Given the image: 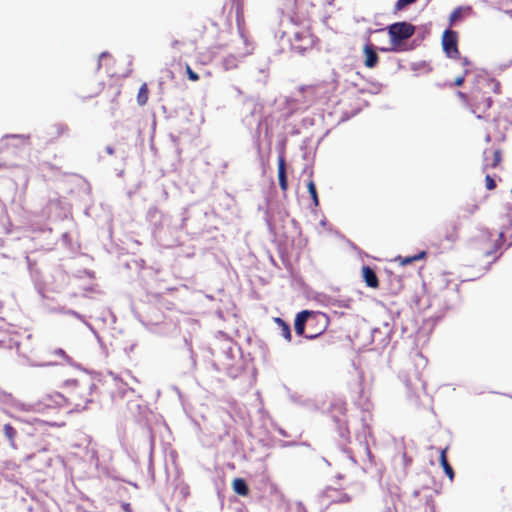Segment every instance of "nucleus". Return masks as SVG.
<instances>
[{
	"label": "nucleus",
	"mask_w": 512,
	"mask_h": 512,
	"mask_svg": "<svg viewBox=\"0 0 512 512\" xmlns=\"http://www.w3.org/2000/svg\"><path fill=\"white\" fill-rule=\"evenodd\" d=\"M96 388L93 378L83 372L64 381L62 389L68 402V411H81L93 401L92 395Z\"/></svg>",
	"instance_id": "obj_1"
},
{
	"label": "nucleus",
	"mask_w": 512,
	"mask_h": 512,
	"mask_svg": "<svg viewBox=\"0 0 512 512\" xmlns=\"http://www.w3.org/2000/svg\"><path fill=\"white\" fill-rule=\"evenodd\" d=\"M501 94V83L489 75L479 74L475 77L471 88V113L477 118L486 117L493 105L490 94Z\"/></svg>",
	"instance_id": "obj_2"
},
{
	"label": "nucleus",
	"mask_w": 512,
	"mask_h": 512,
	"mask_svg": "<svg viewBox=\"0 0 512 512\" xmlns=\"http://www.w3.org/2000/svg\"><path fill=\"white\" fill-rule=\"evenodd\" d=\"M306 323H308L309 325L312 323H321V328L319 329V331L307 336L308 338H315L316 336L320 335L325 331L328 320L324 314H315L307 310L301 311L296 315L294 323L295 332L297 335L304 334Z\"/></svg>",
	"instance_id": "obj_3"
},
{
	"label": "nucleus",
	"mask_w": 512,
	"mask_h": 512,
	"mask_svg": "<svg viewBox=\"0 0 512 512\" xmlns=\"http://www.w3.org/2000/svg\"><path fill=\"white\" fill-rule=\"evenodd\" d=\"M503 242V233H492L489 230H481L476 240L477 248L482 256H491L497 252Z\"/></svg>",
	"instance_id": "obj_4"
},
{
	"label": "nucleus",
	"mask_w": 512,
	"mask_h": 512,
	"mask_svg": "<svg viewBox=\"0 0 512 512\" xmlns=\"http://www.w3.org/2000/svg\"><path fill=\"white\" fill-rule=\"evenodd\" d=\"M318 43V38L313 34L310 27H304L296 31L290 39L291 49L299 54L311 51Z\"/></svg>",
	"instance_id": "obj_5"
},
{
	"label": "nucleus",
	"mask_w": 512,
	"mask_h": 512,
	"mask_svg": "<svg viewBox=\"0 0 512 512\" xmlns=\"http://www.w3.org/2000/svg\"><path fill=\"white\" fill-rule=\"evenodd\" d=\"M415 27L408 22H396L388 27L393 51H400L402 43L413 36Z\"/></svg>",
	"instance_id": "obj_6"
},
{
	"label": "nucleus",
	"mask_w": 512,
	"mask_h": 512,
	"mask_svg": "<svg viewBox=\"0 0 512 512\" xmlns=\"http://www.w3.org/2000/svg\"><path fill=\"white\" fill-rule=\"evenodd\" d=\"M38 411L65 408L68 410V402L64 390L42 395L36 403Z\"/></svg>",
	"instance_id": "obj_7"
},
{
	"label": "nucleus",
	"mask_w": 512,
	"mask_h": 512,
	"mask_svg": "<svg viewBox=\"0 0 512 512\" xmlns=\"http://www.w3.org/2000/svg\"><path fill=\"white\" fill-rule=\"evenodd\" d=\"M442 48L447 57L451 59L460 58L458 49V33L451 29H446L442 35Z\"/></svg>",
	"instance_id": "obj_8"
},
{
	"label": "nucleus",
	"mask_w": 512,
	"mask_h": 512,
	"mask_svg": "<svg viewBox=\"0 0 512 512\" xmlns=\"http://www.w3.org/2000/svg\"><path fill=\"white\" fill-rule=\"evenodd\" d=\"M361 274L363 281L365 282L366 286L372 289H378L380 286L379 279L376 275V272L373 268L370 266L364 265L361 268Z\"/></svg>",
	"instance_id": "obj_9"
},
{
	"label": "nucleus",
	"mask_w": 512,
	"mask_h": 512,
	"mask_svg": "<svg viewBox=\"0 0 512 512\" xmlns=\"http://www.w3.org/2000/svg\"><path fill=\"white\" fill-rule=\"evenodd\" d=\"M363 53L365 55L364 65L372 69L377 66L379 62V56L371 43H367L363 47Z\"/></svg>",
	"instance_id": "obj_10"
},
{
	"label": "nucleus",
	"mask_w": 512,
	"mask_h": 512,
	"mask_svg": "<svg viewBox=\"0 0 512 512\" xmlns=\"http://www.w3.org/2000/svg\"><path fill=\"white\" fill-rule=\"evenodd\" d=\"M337 490L332 487H326L323 491V496L327 498L331 503H348L351 501V496L347 493L341 492L337 496L334 494Z\"/></svg>",
	"instance_id": "obj_11"
},
{
	"label": "nucleus",
	"mask_w": 512,
	"mask_h": 512,
	"mask_svg": "<svg viewBox=\"0 0 512 512\" xmlns=\"http://www.w3.org/2000/svg\"><path fill=\"white\" fill-rule=\"evenodd\" d=\"M278 180L281 190L285 193L288 190V180L286 175V161L283 154L278 157Z\"/></svg>",
	"instance_id": "obj_12"
},
{
	"label": "nucleus",
	"mask_w": 512,
	"mask_h": 512,
	"mask_svg": "<svg viewBox=\"0 0 512 512\" xmlns=\"http://www.w3.org/2000/svg\"><path fill=\"white\" fill-rule=\"evenodd\" d=\"M502 161V153L500 149H494L492 151V156H488V151H484V169L487 168H496L500 165Z\"/></svg>",
	"instance_id": "obj_13"
},
{
	"label": "nucleus",
	"mask_w": 512,
	"mask_h": 512,
	"mask_svg": "<svg viewBox=\"0 0 512 512\" xmlns=\"http://www.w3.org/2000/svg\"><path fill=\"white\" fill-rule=\"evenodd\" d=\"M447 450H448V447H445L443 449H441L440 451V464L445 472V474L448 476V478L452 481L454 479V470L453 468L451 467V465L449 464L448 460H447Z\"/></svg>",
	"instance_id": "obj_14"
},
{
	"label": "nucleus",
	"mask_w": 512,
	"mask_h": 512,
	"mask_svg": "<svg viewBox=\"0 0 512 512\" xmlns=\"http://www.w3.org/2000/svg\"><path fill=\"white\" fill-rule=\"evenodd\" d=\"M426 256H427L426 251H421L418 254L413 255V256H406V257L398 256L396 258V261H398L400 265L406 266L408 264H411L414 261L423 260L426 258Z\"/></svg>",
	"instance_id": "obj_15"
},
{
	"label": "nucleus",
	"mask_w": 512,
	"mask_h": 512,
	"mask_svg": "<svg viewBox=\"0 0 512 512\" xmlns=\"http://www.w3.org/2000/svg\"><path fill=\"white\" fill-rule=\"evenodd\" d=\"M232 487H233V490L241 496H247L249 494V488H248L245 480L242 478L234 479L232 482Z\"/></svg>",
	"instance_id": "obj_16"
},
{
	"label": "nucleus",
	"mask_w": 512,
	"mask_h": 512,
	"mask_svg": "<svg viewBox=\"0 0 512 512\" xmlns=\"http://www.w3.org/2000/svg\"><path fill=\"white\" fill-rule=\"evenodd\" d=\"M274 322L277 324L278 328L280 329L281 335L284 337L285 340L291 341V330L290 326L280 317L274 318Z\"/></svg>",
	"instance_id": "obj_17"
},
{
	"label": "nucleus",
	"mask_w": 512,
	"mask_h": 512,
	"mask_svg": "<svg viewBox=\"0 0 512 512\" xmlns=\"http://www.w3.org/2000/svg\"><path fill=\"white\" fill-rule=\"evenodd\" d=\"M3 433L8 439L10 446L16 448L15 438L17 436V430L11 424L7 423L3 427Z\"/></svg>",
	"instance_id": "obj_18"
},
{
	"label": "nucleus",
	"mask_w": 512,
	"mask_h": 512,
	"mask_svg": "<svg viewBox=\"0 0 512 512\" xmlns=\"http://www.w3.org/2000/svg\"><path fill=\"white\" fill-rule=\"evenodd\" d=\"M149 99V89L146 83H143L137 94V103L140 106H144L147 104Z\"/></svg>",
	"instance_id": "obj_19"
},
{
	"label": "nucleus",
	"mask_w": 512,
	"mask_h": 512,
	"mask_svg": "<svg viewBox=\"0 0 512 512\" xmlns=\"http://www.w3.org/2000/svg\"><path fill=\"white\" fill-rule=\"evenodd\" d=\"M470 8L457 7L452 11L449 17L450 26L463 18L465 12H468Z\"/></svg>",
	"instance_id": "obj_20"
},
{
	"label": "nucleus",
	"mask_w": 512,
	"mask_h": 512,
	"mask_svg": "<svg viewBox=\"0 0 512 512\" xmlns=\"http://www.w3.org/2000/svg\"><path fill=\"white\" fill-rule=\"evenodd\" d=\"M307 189H308V192L313 200L314 207H318L319 206L318 193H317L315 182L312 178H310L309 181L307 182Z\"/></svg>",
	"instance_id": "obj_21"
},
{
	"label": "nucleus",
	"mask_w": 512,
	"mask_h": 512,
	"mask_svg": "<svg viewBox=\"0 0 512 512\" xmlns=\"http://www.w3.org/2000/svg\"><path fill=\"white\" fill-rule=\"evenodd\" d=\"M456 96L459 98V100L462 102V104L471 111V103H472L471 91L469 93L457 91Z\"/></svg>",
	"instance_id": "obj_22"
},
{
	"label": "nucleus",
	"mask_w": 512,
	"mask_h": 512,
	"mask_svg": "<svg viewBox=\"0 0 512 512\" xmlns=\"http://www.w3.org/2000/svg\"><path fill=\"white\" fill-rule=\"evenodd\" d=\"M446 239L453 243L458 239V227L455 224H450L447 227Z\"/></svg>",
	"instance_id": "obj_23"
},
{
	"label": "nucleus",
	"mask_w": 512,
	"mask_h": 512,
	"mask_svg": "<svg viewBox=\"0 0 512 512\" xmlns=\"http://www.w3.org/2000/svg\"><path fill=\"white\" fill-rule=\"evenodd\" d=\"M471 73V70L469 68H466L465 70H463V74L456 77L454 79V81L450 84H448V86L451 88L453 86H457V87H460L464 84L465 82V79L466 77Z\"/></svg>",
	"instance_id": "obj_24"
},
{
	"label": "nucleus",
	"mask_w": 512,
	"mask_h": 512,
	"mask_svg": "<svg viewBox=\"0 0 512 512\" xmlns=\"http://www.w3.org/2000/svg\"><path fill=\"white\" fill-rule=\"evenodd\" d=\"M186 73H187L189 80H191V81L199 80V75L196 72H194L188 64H186Z\"/></svg>",
	"instance_id": "obj_25"
},
{
	"label": "nucleus",
	"mask_w": 512,
	"mask_h": 512,
	"mask_svg": "<svg viewBox=\"0 0 512 512\" xmlns=\"http://www.w3.org/2000/svg\"><path fill=\"white\" fill-rule=\"evenodd\" d=\"M416 0H398L395 4L396 10H402L404 7H406L409 4L414 3Z\"/></svg>",
	"instance_id": "obj_26"
},
{
	"label": "nucleus",
	"mask_w": 512,
	"mask_h": 512,
	"mask_svg": "<svg viewBox=\"0 0 512 512\" xmlns=\"http://www.w3.org/2000/svg\"><path fill=\"white\" fill-rule=\"evenodd\" d=\"M485 184H486V188L488 190H493L496 188V182H495L494 178L491 177L490 175H486Z\"/></svg>",
	"instance_id": "obj_27"
},
{
	"label": "nucleus",
	"mask_w": 512,
	"mask_h": 512,
	"mask_svg": "<svg viewBox=\"0 0 512 512\" xmlns=\"http://www.w3.org/2000/svg\"><path fill=\"white\" fill-rule=\"evenodd\" d=\"M478 209H479V206L477 204H471V205L466 206L463 210H464L465 214L473 215Z\"/></svg>",
	"instance_id": "obj_28"
},
{
	"label": "nucleus",
	"mask_w": 512,
	"mask_h": 512,
	"mask_svg": "<svg viewBox=\"0 0 512 512\" xmlns=\"http://www.w3.org/2000/svg\"><path fill=\"white\" fill-rule=\"evenodd\" d=\"M363 448H364V451H365V453H366V455H367L368 462H369L371 465H372V464H374V456L372 455V452H371V450H370V448H369L368 444H367V443H364Z\"/></svg>",
	"instance_id": "obj_29"
},
{
	"label": "nucleus",
	"mask_w": 512,
	"mask_h": 512,
	"mask_svg": "<svg viewBox=\"0 0 512 512\" xmlns=\"http://www.w3.org/2000/svg\"><path fill=\"white\" fill-rule=\"evenodd\" d=\"M52 354L55 355V356H58V357H60L62 359H69V357L66 354V352L63 349H61V348L53 350Z\"/></svg>",
	"instance_id": "obj_30"
},
{
	"label": "nucleus",
	"mask_w": 512,
	"mask_h": 512,
	"mask_svg": "<svg viewBox=\"0 0 512 512\" xmlns=\"http://www.w3.org/2000/svg\"><path fill=\"white\" fill-rule=\"evenodd\" d=\"M461 59V65L463 67V69L465 70L466 68H469L471 71V67H472V62L467 58V57H460Z\"/></svg>",
	"instance_id": "obj_31"
},
{
	"label": "nucleus",
	"mask_w": 512,
	"mask_h": 512,
	"mask_svg": "<svg viewBox=\"0 0 512 512\" xmlns=\"http://www.w3.org/2000/svg\"><path fill=\"white\" fill-rule=\"evenodd\" d=\"M108 56H109V54H108V53H106V52H103V53H101V54H100V56H99L98 68L101 66V61H102L105 57H108Z\"/></svg>",
	"instance_id": "obj_32"
},
{
	"label": "nucleus",
	"mask_w": 512,
	"mask_h": 512,
	"mask_svg": "<svg viewBox=\"0 0 512 512\" xmlns=\"http://www.w3.org/2000/svg\"><path fill=\"white\" fill-rule=\"evenodd\" d=\"M178 44H179V41H178V40H175V41H173V42H172V46H173V47H176Z\"/></svg>",
	"instance_id": "obj_33"
},
{
	"label": "nucleus",
	"mask_w": 512,
	"mask_h": 512,
	"mask_svg": "<svg viewBox=\"0 0 512 512\" xmlns=\"http://www.w3.org/2000/svg\"><path fill=\"white\" fill-rule=\"evenodd\" d=\"M338 479H343L344 477L342 475L337 476Z\"/></svg>",
	"instance_id": "obj_34"
}]
</instances>
